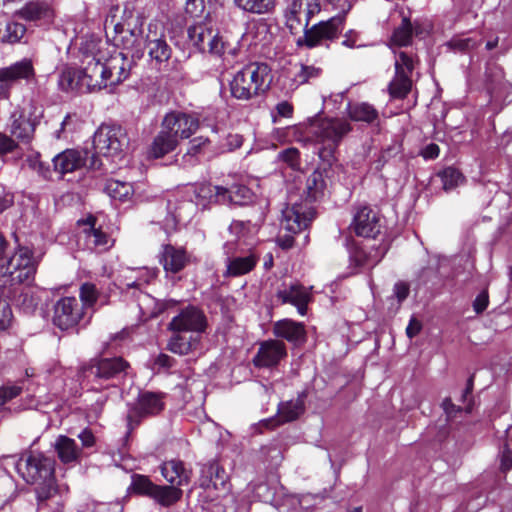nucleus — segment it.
<instances>
[{
  "label": "nucleus",
  "instance_id": "nucleus-1",
  "mask_svg": "<svg viewBox=\"0 0 512 512\" xmlns=\"http://www.w3.org/2000/svg\"><path fill=\"white\" fill-rule=\"evenodd\" d=\"M85 40H93L96 48L93 55L95 60L91 61L88 75L89 87H95L96 90L112 87L122 83L130 74L131 61L122 52L114 51L109 57L105 52L107 43L95 36H87Z\"/></svg>",
  "mask_w": 512,
  "mask_h": 512
},
{
  "label": "nucleus",
  "instance_id": "nucleus-2",
  "mask_svg": "<svg viewBox=\"0 0 512 512\" xmlns=\"http://www.w3.org/2000/svg\"><path fill=\"white\" fill-rule=\"evenodd\" d=\"M350 130L349 122L338 118L313 119L301 128L306 139L312 138L322 146L318 152L319 157L328 163L334 159L336 148Z\"/></svg>",
  "mask_w": 512,
  "mask_h": 512
},
{
  "label": "nucleus",
  "instance_id": "nucleus-3",
  "mask_svg": "<svg viewBox=\"0 0 512 512\" xmlns=\"http://www.w3.org/2000/svg\"><path fill=\"white\" fill-rule=\"evenodd\" d=\"M271 81L270 67L265 63L252 62L233 75L229 89L235 99L248 101L266 93Z\"/></svg>",
  "mask_w": 512,
  "mask_h": 512
},
{
  "label": "nucleus",
  "instance_id": "nucleus-4",
  "mask_svg": "<svg viewBox=\"0 0 512 512\" xmlns=\"http://www.w3.org/2000/svg\"><path fill=\"white\" fill-rule=\"evenodd\" d=\"M96 48V43L93 40H85V37L81 39L79 43V57L81 62L80 69H74L71 67L64 68L59 76V87L63 91H81V92H92L96 91L95 87H89L88 80L89 67L91 61L95 60L93 55Z\"/></svg>",
  "mask_w": 512,
  "mask_h": 512
},
{
  "label": "nucleus",
  "instance_id": "nucleus-5",
  "mask_svg": "<svg viewBox=\"0 0 512 512\" xmlns=\"http://www.w3.org/2000/svg\"><path fill=\"white\" fill-rule=\"evenodd\" d=\"M15 468L27 483L50 487L53 482L54 463L41 453L31 451L23 454Z\"/></svg>",
  "mask_w": 512,
  "mask_h": 512
},
{
  "label": "nucleus",
  "instance_id": "nucleus-6",
  "mask_svg": "<svg viewBox=\"0 0 512 512\" xmlns=\"http://www.w3.org/2000/svg\"><path fill=\"white\" fill-rule=\"evenodd\" d=\"M143 23L144 19L141 15L125 9L120 21L114 24L112 36L114 45L127 50L139 48L146 34Z\"/></svg>",
  "mask_w": 512,
  "mask_h": 512
},
{
  "label": "nucleus",
  "instance_id": "nucleus-7",
  "mask_svg": "<svg viewBox=\"0 0 512 512\" xmlns=\"http://www.w3.org/2000/svg\"><path fill=\"white\" fill-rule=\"evenodd\" d=\"M129 139L125 129L118 125H101L93 136V146L98 154L118 158L128 147Z\"/></svg>",
  "mask_w": 512,
  "mask_h": 512
},
{
  "label": "nucleus",
  "instance_id": "nucleus-8",
  "mask_svg": "<svg viewBox=\"0 0 512 512\" xmlns=\"http://www.w3.org/2000/svg\"><path fill=\"white\" fill-rule=\"evenodd\" d=\"M151 63L158 69L167 66L172 55V49L165 39V28L158 20H151L147 25L144 37Z\"/></svg>",
  "mask_w": 512,
  "mask_h": 512
},
{
  "label": "nucleus",
  "instance_id": "nucleus-9",
  "mask_svg": "<svg viewBox=\"0 0 512 512\" xmlns=\"http://www.w3.org/2000/svg\"><path fill=\"white\" fill-rule=\"evenodd\" d=\"M42 116V109L32 102L19 107L11 114L10 134L22 142H29Z\"/></svg>",
  "mask_w": 512,
  "mask_h": 512
},
{
  "label": "nucleus",
  "instance_id": "nucleus-10",
  "mask_svg": "<svg viewBox=\"0 0 512 512\" xmlns=\"http://www.w3.org/2000/svg\"><path fill=\"white\" fill-rule=\"evenodd\" d=\"M36 266L32 251L27 247H20L8 261L6 260L4 272L0 275H9L13 282L28 283L35 275Z\"/></svg>",
  "mask_w": 512,
  "mask_h": 512
},
{
  "label": "nucleus",
  "instance_id": "nucleus-11",
  "mask_svg": "<svg viewBox=\"0 0 512 512\" xmlns=\"http://www.w3.org/2000/svg\"><path fill=\"white\" fill-rule=\"evenodd\" d=\"M188 38L200 51L206 49L215 55H222L225 42L214 32L211 20L197 22L188 28Z\"/></svg>",
  "mask_w": 512,
  "mask_h": 512
},
{
  "label": "nucleus",
  "instance_id": "nucleus-12",
  "mask_svg": "<svg viewBox=\"0 0 512 512\" xmlns=\"http://www.w3.org/2000/svg\"><path fill=\"white\" fill-rule=\"evenodd\" d=\"M83 316V306L75 297H63L54 306L53 323L61 330H68L78 325Z\"/></svg>",
  "mask_w": 512,
  "mask_h": 512
},
{
  "label": "nucleus",
  "instance_id": "nucleus-13",
  "mask_svg": "<svg viewBox=\"0 0 512 512\" xmlns=\"http://www.w3.org/2000/svg\"><path fill=\"white\" fill-rule=\"evenodd\" d=\"M344 17L337 16L331 19L313 25L304 33L303 40L299 39L298 44L304 43L307 47L313 48L318 46L323 40H333L343 30Z\"/></svg>",
  "mask_w": 512,
  "mask_h": 512
},
{
  "label": "nucleus",
  "instance_id": "nucleus-14",
  "mask_svg": "<svg viewBox=\"0 0 512 512\" xmlns=\"http://www.w3.org/2000/svg\"><path fill=\"white\" fill-rule=\"evenodd\" d=\"M161 126L179 141L189 138L197 131L199 119L193 114L173 111L165 115Z\"/></svg>",
  "mask_w": 512,
  "mask_h": 512
},
{
  "label": "nucleus",
  "instance_id": "nucleus-15",
  "mask_svg": "<svg viewBox=\"0 0 512 512\" xmlns=\"http://www.w3.org/2000/svg\"><path fill=\"white\" fill-rule=\"evenodd\" d=\"M207 319L204 313L196 307H187L172 318L168 329L175 333L195 332L197 335L205 331Z\"/></svg>",
  "mask_w": 512,
  "mask_h": 512
},
{
  "label": "nucleus",
  "instance_id": "nucleus-16",
  "mask_svg": "<svg viewBox=\"0 0 512 512\" xmlns=\"http://www.w3.org/2000/svg\"><path fill=\"white\" fill-rule=\"evenodd\" d=\"M275 296L281 304H291L297 308L300 315H305L307 305L312 296L308 288L299 283H283L277 288Z\"/></svg>",
  "mask_w": 512,
  "mask_h": 512
},
{
  "label": "nucleus",
  "instance_id": "nucleus-17",
  "mask_svg": "<svg viewBox=\"0 0 512 512\" xmlns=\"http://www.w3.org/2000/svg\"><path fill=\"white\" fill-rule=\"evenodd\" d=\"M381 219L377 211L368 206L360 207L353 218L351 229L357 236L375 238L381 231Z\"/></svg>",
  "mask_w": 512,
  "mask_h": 512
},
{
  "label": "nucleus",
  "instance_id": "nucleus-18",
  "mask_svg": "<svg viewBox=\"0 0 512 512\" xmlns=\"http://www.w3.org/2000/svg\"><path fill=\"white\" fill-rule=\"evenodd\" d=\"M314 217L310 208L302 203H294L282 210L281 227L296 234L305 229Z\"/></svg>",
  "mask_w": 512,
  "mask_h": 512
},
{
  "label": "nucleus",
  "instance_id": "nucleus-19",
  "mask_svg": "<svg viewBox=\"0 0 512 512\" xmlns=\"http://www.w3.org/2000/svg\"><path fill=\"white\" fill-rule=\"evenodd\" d=\"M287 355L286 346L279 340H267L260 343L253 363L257 367H273L285 358Z\"/></svg>",
  "mask_w": 512,
  "mask_h": 512
},
{
  "label": "nucleus",
  "instance_id": "nucleus-20",
  "mask_svg": "<svg viewBox=\"0 0 512 512\" xmlns=\"http://www.w3.org/2000/svg\"><path fill=\"white\" fill-rule=\"evenodd\" d=\"M95 218L89 216L78 221L82 228L85 245L90 250L106 251L113 245V240L101 229L95 227Z\"/></svg>",
  "mask_w": 512,
  "mask_h": 512
},
{
  "label": "nucleus",
  "instance_id": "nucleus-21",
  "mask_svg": "<svg viewBox=\"0 0 512 512\" xmlns=\"http://www.w3.org/2000/svg\"><path fill=\"white\" fill-rule=\"evenodd\" d=\"M320 11L318 0H294L287 11V24L291 29L295 25H301L304 22L305 27L311 18Z\"/></svg>",
  "mask_w": 512,
  "mask_h": 512
},
{
  "label": "nucleus",
  "instance_id": "nucleus-22",
  "mask_svg": "<svg viewBox=\"0 0 512 512\" xmlns=\"http://www.w3.org/2000/svg\"><path fill=\"white\" fill-rule=\"evenodd\" d=\"M88 153L76 149H66L53 159V171L62 178L67 173L79 170L85 165Z\"/></svg>",
  "mask_w": 512,
  "mask_h": 512
},
{
  "label": "nucleus",
  "instance_id": "nucleus-23",
  "mask_svg": "<svg viewBox=\"0 0 512 512\" xmlns=\"http://www.w3.org/2000/svg\"><path fill=\"white\" fill-rule=\"evenodd\" d=\"M160 470L164 479L172 486L180 488L188 485L190 482L192 472L185 466L184 462L179 459H171L163 462Z\"/></svg>",
  "mask_w": 512,
  "mask_h": 512
},
{
  "label": "nucleus",
  "instance_id": "nucleus-24",
  "mask_svg": "<svg viewBox=\"0 0 512 512\" xmlns=\"http://www.w3.org/2000/svg\"><path fill=\"white\" fill-rule=\"evenodd\" d=\"M128 367V363L122 358H103L94 360L89 371L92 375L100 379H110L124 372Z\"/></svg>",
  "mask_w": 512,
  "mask_h": 512
},
{
  "label": "nucleus",
  "instance_id": "nucleus-25",
  "mask_svg": "<svg viewBox=\"0 0 512 512\" xmlns=\"http://www.w3.org/2000/svg\"><path fill=\"white\" fill-rule=\"evenodd\" d=\"M163 409V402L159 395L145 392L138 398L136 406L129 412L128 420L132 422L135 417H144L159 413Z\"/></svg>",
  "mask_w": 512,
  "mask_h": 512
},
{
  "label": "nucleus",
  "instance_id": "nucleus-26",
  "mask_svg": "<svg viewBox=\"0 0 512 512\" xmlns=\"http://www.w3.org/2000/svg\"><path fill=\"white\" fill-rule=\"evenodd\" d=\"M258 262L254 253L243 256H229L226 259L225 277H239L252 271Z\"/></svg>",
  "mask_w": 512,
  "mask_h": 512
},
{
  "label": "nucleus",
  "instance_id": "nucleus-27",
  "mask_svg": "<svg viewBox=\"0 0 512 512\" xmlns=\"http://www.w3.org/2000/svg\"><path fill=\"white\" fill-rule=\"evenodd\" d=\"M35 71L30 59H22L8 67L0 69V78H4L7 83L18 80L30 81L34 79Z\"/></svg>",
  "mask_w": 512,
  "mask_h": 512
},
{
  "label": "nucleus",
  "instance_id": "nucleus-28",
  "mask_svg": "<svg viewBox=\"0 0 512 512\" xmlns=\"http://www.w3.org/2000/svg\"><path fill=\"white\" fill-rule=\"evenodd\" d=\"M15 15L26 21H50L53 18V10L42 1H30L21 9L16 11Z\"/></svg>",
  "mask_w": 512,
  "mask_h": 512
},
{
  "label": "nucleus",
  "instance_id": "nucleus-29",
  "mask_svg": "<svg viewBox=\"0 0 512 512\" xmlns=\"http://www.w3.org/2000/svg\"><path fill=\"white\" fill-rule=\"evenodd\" d=\"M273 332L277 337L286 339L289 342L298 343L305 339L304 325L290 319H284L276 322Z\"/></svg>",
  "mask_w": 512,
  "mask_h": 512
},
{
  "label": "nucleus",
  "instance_id": "nucleus-30",
  "mask_svg": "<svg viewBox=\"0 0 512 512\" xmlns=\"http://www.w3.org/2000/svg\"><path fill=\"white\" fill-rule=\"evenodd\" d=\"M322 74V68L315 65L308 64H295L289 71L288 76L290 77L291 89H295L300 85L309 83L310 81L317 79Z\"/></svg>",
  "mask_w": 512,
  "mask_h": 512
},
{
  "label": "nucleus",
  "instance_id": "nucleus-31",
  "mask_svg": "<svg viewBox=\"0 0 512 512\" xmlns=\"http://www.w3.org/2000/svg\"><path fill=\"white\" fill-rule=\"evenodd\" d=\"M178 145V141L173 135L165 131L164 127L161 126V131L154 138L149 150L148 155L150 158H161L166 154L172 152Z\"/></svg>",
  "mask_w": 512,
  "mask_h": 512
},
{
  "label": "nucleus",
  "instance_id": "nucleus-32",
  "mask_svg": "<svg viewBox=\"0 0 512 512\" xmlns=\"http://www.w3.org/2000/svg\"><path fill=\"white\" fill-rule=\"evenodd\" d=\"M304 407L301 400H291L282 402L278 406V413L276 419L267 420V424L274 427L279 424H284L296 420L302 413Z\"/></svg>",
  "mask_w": 512,
  "mask_h": 512
},
{
  "label": "nucleus",
  "instance_id": "nucleus-33",
  "mask_svg": "<svg viewBox=\"0 0 512 512\" xmlns=\"http://www.w3.org/2000/svg\"><path fill=\"white\" fill-rule=\"evenodd\" d=\"M187 256L183 249H177L171 245H166L163 249L161 262L165 271L177 273L181 271L186 263Z\"/></svg>",
  "mask_w": 512,
  "mask_h": 512
},
{
  "label": "nucleus",
  "instance_id": "nucleus-34",
  "mask_svg": "<svg viewBox=\"0 0 512 512\" xmlns=\"http://www.w3.org/2000/svg\"><path fill=\"white\" fill-rule=\"evenodd\" d=\"M227 189L222 186L211 184H202L196 192L197 204L206 207L210 203L224 204L226 200Z\"/></svg>",
  "mask_w": 512,
  "mask_h": 512
},
{
  "label": "nucleus",
  "instance_id": "nucleus-35",
  "mask_svg": "<svg viewBox=\"0 0 512 512\" xmlns=\"http://www.w3.org/2000/svg\"><path fill=\"white\" fill-rule=\"evenodd\" d=\"M54 448L61 462L71 463L79 459L81 450L74 439L60 435L54 444Z\"/></svg>",
  "mask_w": 512,
  "mask_h": 512
},
{
  "label": "nucleus",
  "instance_id": "nucleus-36",
  "mask_svg": "<svg viewBox=\"0 0 512 512\" xmlns=\"http://www.w3.org/2000/svg\"><path fill=\"white\" fill-rule=\"evenodd\" d=\"M200 344L199 335L185 336L180 333L173 335L168 342V349L175 354L187 355L198 349Z\"/></svg>",
  "mask_w": 512,
  "mask_h": 512
},
{
  "label": "nucleus",
  "instance_id": "nucleus-37",
  "mask_svg": "<svg viewBox=\"0 0 512 512\" xmlns=\"http://www.w3.org/2000/svg\"><path fill=\"white\" fill-rule=\"evenodd\" d=\"M183 491L176 486L156 485L151 498L162 506H170L181 499Z\"/></svg>",
  "mask_w": 512,
  "mask_h": 512
},
{
  "label": "nucleus",
  "instance_id": "nucleus-38",
  "mask_svg": "<svg viewBox=\"0 0 512 512\" xmlns=\"http://www.w3.org/2000/svg\"><path fill=\"white\" fill-rule=\"evenodd\" d=\"M347 109L349 117L354 121L371 123L378 117L376 109L365 102L349 103Z\"/></svg>",
  "mask_w": 512,
  "mask_h": 512
},
{
  "label": "nucleus",
  "instance_id": "nucleus-39",
  "mask_svg": "<svg viewBox=\"0 0 512 512\" xmlns=\"http://www.w3.org/2000/svg\"><path fill=\"white\" fill-rule=\"evenodd\" d=\"M105 192L113 199L121 202L127 201L133 194L131 183L110 179L106 182Z\"/></svg>",
  "mask_w": 512,
  "mask_h": 512
},
{
  "label": "nucleus",
  "instance_id": "nucleus-40",
  "mask_svg": "<svg viewBox=\"0 0 512 512\" xmlns=\"http://www.w3.org/2000/svg\"><path fill=\"white\" fill-rule=\"evenodd\" d=\"M26 33V27L19 22L7 21L3 28H0V40L3 43L14 44L19 42Z\"/></svg>",
  "mask_w": 512,
  "mask_h": 512
},
{
  "label": "nucleus",
  "instance_id": "nucleus-41",
  "mask_svg": "<svg viewBox=\"0 0 512 512\" xmlns=\"http://www.w3.org/2000/svg\"><path fill=\"white\" fill-rule=\"evenodd\" d=\"M235 5L244 12L265 14L272 11L275 0H234Z\"/></svg>",
  "mask_w": 512,
  "mask_h": 512
},
{
  "label": "nucleus",
  "instance_id": "nucleus-42",
  "mask_svg": "<svg viewBox=\"0 0 512 512\" xmlns=\"http://www.w3.org/2000/svg\"><path fill=\"white\" fill-rule=\"evenodd\" d=\"M252 191L243 185H235L231 189H227L226 200L224 204L245 205L252 201Z\"/></svg>",
  "mask_w": 512,
  "mask_h": 512
},
{
  "label": "nucleus",
  "instance_id": "nucleus-43",
  "mask_svg": "<svg viewBox=\"0 0 512 512\" xmlns=\"http://www.w3.org/2000/svg\"><path fill=\"white\" fill-rule=\"evenodd\" d=\"M411 79L407 74L395 72V76L390 82L389 92L394 98H404L411 89Z\"/></svg>",
  "mask_w": 512,
  "mask_h": 512
},
{
  "label": "nucleus",
  "instance_id": "nucleus-44",
  "mask_svg": "<svg viewBox=\"0 0 512 512\" xmlns=\"http://www.w3.org/2000/svg\"><path fill=\"white\" fill-rule=\"evenodd\" d=\"M412 39V25L407 18H403L402 23L398 26L390 39L391 46H407Z\"/></svg>",
  "mask_w": 512,
  "mask_h": 512
},
{
  "label": "nucleus",
  "instance_id": "nucleus-45",
  "mask_svg": "<svg viewBox=\"0 0 512 512\" xmlns=\"http://www.w3.org/2000/svg\"><path fill=\"white\" fill-rule=\"evenodd\" d=\"M26 165L35 171L39 176L43 179H51L53 170L50 169L49 165L44 163L41 160L40 154L38 152H32L28 154L25 158Z\"/></svg>",
  "mask_w": 512,
  "mask_h": 512
},
{
  "label": "nucleus",
  "instance_id": "nucleus-46",
  "mask_svg": "<svg viewBox=\"0 0 512 512\" xmlns=\"http://www.w3.org/2000/svg\"><path fill=\"white\" fill-rule=\"evenodd\" d=\"M395 54V72L400 74H407L410 77L415 67V57L412 53L405 51L394 52Z\"/></svg>",
  "mask_w": 512,
  "mask_h": 512
},
{
  "label": "nucleus",
  "instance_id": "nucleus-47",
  "mask_svg": "<svg viewBox=\"0 0 512 512\" xmlns=\"http://www.w3.org/2000/svg\"><path fill=\"white\" fill-rule=\"evenodd\" d=\"M206 472L211 476V478L209 481H202V486H213L215 489H219L220 487L225 488L227 476L224 469L216 463H211L207 467Z\"/></svg>",
  "mask_w": 512,
  "mask_h": 512
},
{
  "label": "nucleus",
  "instance_id": "nucleus-48",
  "mask_svg": "<svg viewBox=\"0 0 512 512\" xmlns=\"http://www.w3.org/2000/svg\"><path fill=\"white\" fill-rule=\"evenodd\" d=\"M307 194L310 200H317L322 195L325 182L320 172H313L307 179Z\"/></svg>",
  "mask_w": 512,
  "mask_h": 512
},
{
  "label": "nucleus",
  "instance_id": "nucleus-49",
  "mask_svg": "<svg viewBox=\"0 0 512 512\" xmlns=\"http://www.w3.org/2000/svg\"><path fill=\"white\" fill-rule=\"evenodd\" d=\"M132 272H136L138 275L136 277H126L125 286L127 288H140L143 284L149 283L150 280L156 276L154 271L146 268L137 271L133 270Z\"/></svg>",
  "mask_w": 512,
  "mask_h": 512
},
{
  "label": "nucleus",
  "instance_id": "nucleus-50",
  "mask_svg": "<svg viewBox=\"0 0 512 512\" xmlns=\"http://www.w3.org/2000/svg\"><path fill=\"white\" fill-rule=\"evenodd\" d=\"M131 486L135 492L151 497L156 484L146 476L134 475Z\"/></svg>",
  "mask_w": 512,
  "mask_h": 512
},
{
  "label": "nucleus",
  "instance_id": "nucleus-51",
  "mask_svg": "<svg viewBox=\"0 0 512 512\" xmlns=\"http://www.w3.org/2000/svg\"><path fill=\"white\" fill-rule=\"evenodd\" d=\"M99 293L98 290L93 283H84L80 287V299L83 304H81L83 307H91L93 306L97 299H98Z\"/></svg>",
  "mask_w": 512,
  "mask_h": 512
},
{
  "label": "nucleus",
  "instance_id": "nucleus-52",
  "mask_svg": "<svg viewBox=\"0 0 512 512\" xmlns=\"http://www.w3.org/2000/svg\"><path fill=\"white\" fill-rule=\"evenodd\" d=\"M480 45V41L474 40L470 37H457L448 42V46L453 50L467 51L475 49Z\"/></svg>",
  "mask_w": 512,
  "mask_h": 512
},
{
  "label": "nucleus",
  "instance_id": "nucleus-53",
  "mask_svg": "<svg viewBox=\"0 0 512 512\" xmlns=\"http://www.w3.org/2000/svg\"><path fill=\"white\" fill-rule=\"evenodd\" d=\"M154 299L151 298L147 294H141L138 299V306L141 314L146 318L155 317L158 315L159 311L154 307Z\"/></svg>",
  "mask_w": 512,
  "mask_h": 512
},
{
  "label": "nucleus",
  "instance_id": "nucleus-54",
  "mask_svg": "<svg viewBox=\"0 0 512 512\" xmlns=\"http://www.w3.org/2000/svg\"><path fill=\"white\" fill-rule=\"evenodd\" d=\"M462 175L454 168H447L443 171L442 179L446 190L452 189L460 182Z\"/></svg>",
  "mask_w": 512,
  "mask_h": 512
},
{
  "label": "nucleus",
  "instance_id": "nucleus-55",
  "mask_svg": "<svg viewBox=\"0 0 512 512\" xmlns=\"http://www.w3.org/2000/svg\"><path fill=\"white\" fill-rule=\"evenodd\" d=\"M21 392V387L16 385H5L0 387V405L15 398Z\"/></svg>",
  "mask_w": 512,
  "mask_h": 512
},
{
  "label": "nucleus",
  "instance_id": "nucleus-56",
  "mask_svg": "<svg viewBox=\"0 0 512 512\" xmlns=\"http://www.w3.org/2000/svg\"><path fill=\"white\" fill-rule=\"evenodd\" d=\"M204 0H187L186 1V13L191 17H199L204 12Z\"/></svg>",
  "mask_w": 512,
  "mask_h": 512
},
{
  "label": "nucleus",
  "instance_id": "nucleus-57",
  "mask_svg": "<svg viewBox=\"0 0 512 512\" xmlns=\"http://www.w3.org/2000/svg\"><path fill=\"white\" fill-rule=\"evenodd\" d=\"M208 140L203 137H196L190 141V147L184 156V158H188L191 156H195L202 151V149L206 146Z\"/></svg>",
  "mask_w": 512,
  "mask_h": 512
},
{
  "label": "nucleus",
  "instance_id": "nucleus-58",
  "mask_svg": "<svg viewBox=\"0 0 512 512\" xmlns=\"http://www.w3.org/2000/svg\"><path fill=\"white\" fill-rule=\"evenodd\" d=\"M22 302L21 305L27 311H33L39 304V298L32 294V291L27 290L21 294Z\"/></svg>",
  "mask_w": 512,
  "mask_h": 512
},
{
  "label": "nucleus",
  "instance_id": "nucleus-59",
  "mask_svg": "<svg viewBox=\"0 0 512 512\" xmlns=\"http://www.w3.org/2000/svg\"><path fill=\"white\" fill-rule=\"evenodd\" d=\"M249 226L250 223H245L243 221H233L229 226V232L240 239L246 236V233L249 230Z\"/></svg>",
  "mask_w": 512,
  "mask_h": 512
},
{
  "label": "nucleus",
  "instance_id": "nucleus-60",
  "mask_svg": "<svg viewBox=\"0 0 512 512\" xmlns=\"http://www.w3.org/2000/svg\"><path fill=\"white\" fill-rule=\"evenodd\" d=\"M16 147L17 144L11 137L0 132V155L12 152Z\"/></svg>",
  "mask_w": 512,
  "mask_h": 512
},
{
  "label": "nucleus",
  "instance_id": "nucleus-61",
  "mask_svg": "<svg viewBox=\"0 0 512 512\" xmlns=\"http://www.w3.org/2000/svg\"><path fill=\"white\" fill-rule=\"evenodd\" d=\"M74 129L73 118L70 114L66 115L63 121L61 122L60 128L55 131V137L57 139H61L65 137V133L67 131H72Z\"/></svg>",
  "mask_w": 512,
  "mask_h": 512
},
{
  "label": "nucleus",
  "instance_id": "nucleus-62",
  "mask_svg": "<svg viewBox=\"0 0 512 512\" xmlns=\"http://www.w3.org/2000/svg\"><path fill=\"white\" fill-rule=\"evenodd\" d=\"M488 294L486 292L480 293L473 303V308L476 313H482L488 306Z\"/></svg>",
  "mask_w": 512,
  "mask_h": 512
},
{
  "label": "nucleus",
  "instance_id": "nucleus-63",
  "mask_svg": "<svg viewBox=\"0 0 512 512\" xmlns=\"http://www.w3.org/2000/svg\"><path fill=\"white\" fill-rule=\"evenodd\" d=\"M421 329V322L417 320L415 317H412L409 321L408 326L406 327V335L408 336V338L412 339L420 333Z\"/></svg>",
  "mask_w": 512,
  "mask_h": 512
},
{
  "label": "nucleus",
  "instance_id": "nucleus-64",
  "mask_svg": "<svg viewBox=\"0 0 512 512\" xmlns=\"http://www.w3.org/2000/svg\"><path fill=\"white\" fill-rule=\"evenodd\" d=\"M512 468V454L511 451L505 448L500 456V469L506 472Z\"/></svg>",
  "mask_w": 512,
  "mask_h": 512
}]
</instances>
